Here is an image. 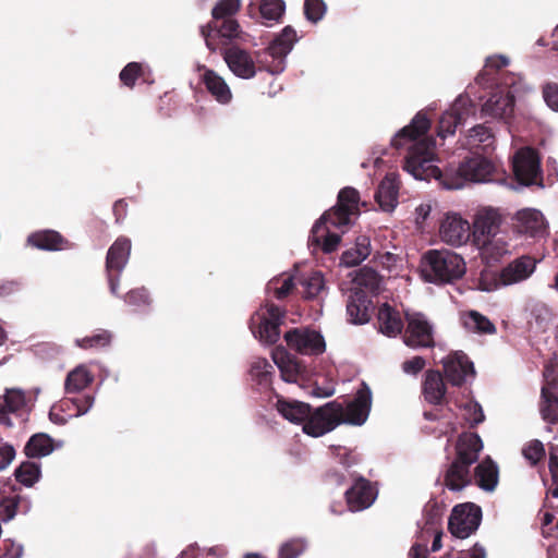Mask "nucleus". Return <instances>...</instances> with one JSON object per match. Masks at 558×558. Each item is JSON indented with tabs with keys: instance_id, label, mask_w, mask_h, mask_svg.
I'll use <instances>...</instances> for the list:
<instances>
[{
	"instance_id": "49",
	"label": "nucleus",
	"mask_w": 558,
	"mask_h": 558,
	"mask_svg": "<svg viewBox=\"0 0 558 558\" xmlns=\"http://www.w3.org/2000/svg\"><path fill=\"white\" fill-rule=\"evenodd\" d=\"M111 333L108 330H99L97 333L77 340L78 347L84 349L105 348L111 344Z\"/></svg>"
},
{
	"instance_id": "21",
	"label": "nucleus",
	"mask_w": 558,
	"mask_h": 558,
	"mask_svg": "<svg viewBox=\"0 0 558 558\" xmlns=\"http://www.w3.org/2000/svg\"><path fill=\"white\" fill-rule=\"evenodd\" d=\"M502 221L501 215L493 208L480 210L473 223V238L476 245L478 241L489 240L496 236Z\"/></svg>"
},
{
	"instance_id": "48",
	"label": "nucleus",
	"mask_w": 558,
	"mask_h": 558,
	"mask_svg": "<svg viewBox=\"0 0 558 558\" xmlns=\"http://www.w3.org/2000/svg\"><path fill=\"white\" fill-rule=\"evenodd\" d=\"M306 547L307 545L304 539L291 538L280 546L279 558H299Z\"/></svg>"
},
{
	"instance_id": "17",
	"label": "nucleus",
	"mask_w": 558,
	"mask_h": 558,
	"mask_svg": "<svg viewBox=\"0 0 558 558\" xmlns=\"http://www.w3.org/2000/svg\"><path fill=\"white\" fill-rule=\"evenodd\" d=\"M535 268L536 260L529 255H522L501 268L498 281L501 286H511L522 282L531 277Z\"/></svg>"
},
{
	"instance_id": "64",
	"label": "nucleus",
	"mask_w": 558,
	"mask_h": 558,
	"mask_svg": "<svg viewBox=\"0 0 558 558\" xmlns=\"http://www.w3.org/2000/svg\"><path fill=\"white\" fill-rule=\"evenodd\" d=\"M410 558H427V547L425 544L415 543L410 551Z\"/></svg>"
},
{
	"instance_id": "32",
	"label": "nucleus",
	"mask_w": 558,
	"mask_h": 558,
	"mask_svg": "<svg viewBox=\"0 0 558 558\" xmlns=\"http://www.w3.org/2000/svg\"><path fill=\"white\" fill-rule=\"evenodd\" d=\"M296 40L298 36L295 29L292 26L288 25L269 44L267 52L274 59L279 60V63H282L284 58L292 50Z\"/></svg>"
},
{
	"instance_id": "16",
	"label": "nucleus",
	"mask_w": 558,
	"mask_h": 558,
	"mask_svg": "<svg viewBox=\"0 0 558 558\" xmlns=\"http://www.w3.org/2000/svg\"><path fill=\"white\" fill-rule=\"evenodd\" d=\"M289 349H326L320 331L310 326L293 327L283 333Z\"/></svg>"
},
{
	"instance_id": "30",
	"label": "nucleus",
	"mask_w": 558,
	"mask_h": 558,
	"mask_svg": "<svg viewBox=\"0 0 558 558\" xmlns=\"http://www.w3.org/2000/svg\"><path fill=\"white\" fill-rule=\"evenodd\" d=\"M61 446L62 442H57L48 434L37 433L32 435L25 444L24 453L29 459H40L49 456Z\"/></svg>"
},
{
	"instance_id": "47",
	"label": "nucleus",
	"mask_w": 558,
	"mask_h": 558,
	"mask_svg": "<svg viewBox=\"0 0 558 558\" xmlns=\"http://www.w3.org/2000/svg\"><path fill=\"white\" fill-rule=\"evenodd\" d=\"M478 247H481L483 255L487 258L492 259H499L501 256H504L506 253H508V245L506 242L500 240H495V238L478 241Z\"/></svg>"
},
{
	"instance_id": "35",
	"label": "nucleus",
	"mask_w": 558,
	"mask_h": 558,
	"mask_svg": "<svg viewBox=\"0 0 558 558\" xmlns=\"http://www.w3.org/2000/svg\"><path fill=\"white\" fill-rule=\"evenodd\" d=\"M371 254V240L366 235H359L355 239L354 247L344 251L341 255V264L353 267L361 264Z\"/></svg>"
},
{
	"instance_id": "25",
	"label": "nucleus",
	"mask_w": 558,
	"mask_h": 558,
	"mask_svg": "<svg viewBox=\"0 0 558 558\" xmlns=\"http://www.w3.org/2000/svg\"><path fill=\"white\" fill-rule=\"evenodd\" d=\"M378 330L383 335L396 338L401 336L405 326V319L401 317V313L388 303H383L377 311Z\"/></svg>"
},
{
	"instance_id": "61",
	"label": "nucleus",
	"mask_w": 558,
	"mask_h": 558,
	"mask_svg": "<svg viewBox=\"0 0 558 558\" xmlns=\"http://www.w3.org/2000/svg\"><path fill=\"white\" fill-rule=\"evenodd\" d=\"M549 471L551 474L553 482L556 485L551 489V495L553 497L558 498V457L553 453L549 457Z\"/></svg>"
},
{
	"instance_id": "15",
	"label": "nucleus",
	"mask_w": 558,
	"mask_h": 558,
	"mask_svg": "<svg viewBox=\"0 0 558 558\" xmlns=\"http://www.w3.org/2000/svg\"><path fill=\"white\" fill-rule=\"evenodd\" d=\"M444 375L447 381L456 387L464 384L468 375H474V366L463 351H454L442 360Z\"/></svg>"
},
{
	"instance_id": "4",
	"label": "nucleus",
	"mask_w": 558,
	"mask_h": 558,
	"mask_svg": "<svg viewBox=\"0 0 558 558\" xmlns=\"http://www.w3.org/2000/svg\"><path fill=\"white\" fill-rule=\"evenodd\" d=\"M420 267L424 280L436 284L452 283L462 278L466 269L463 258L448 250H428Z\"/></svg>"
},
{
	"instance_id": "63",
	"label": "nucleus",
	"mask_w": 558,
	"mask_h": 558,
	"mask_svg": "<svg viewBox=\"0 0 558 558\" xmlns=\"http://www.w3.org/2000/svg\"><path fill=\"white\" fill-rule=\"evenodd\" d=\"M337 457L339 458V462L344 468H350L351 465L357 462L355 456H353L348 449H339L337 452Z\"/></svg>"
},
{
	"instance_id": "46",
	"label": "nucleus",
	"mask_w": 558,
	"mask_h": 558,
	"mask_svg": "<svg viewBox=\"0 0 558 558\" xmlns=\"http://www.w3.org/2000/svg\"><path fill=\"white\" fill-rule=\"evenodd\" d=\"M303 296L307 300L315 299L324 290L325 282L320 272H314L301 281Z\"/></svg>"
},
{
	"instance_id": "31",
	"label": "nucleus",
	"mask_w": 558,
	"mask_h": 558,
	"mask_svg": "<svg viewBox=\"0 0 558 558\" xmlns=\"http://www.w3.org/2000/svg\"><path fill=\"white\" fill-rule=\"evenodd\" d=\"M208 93L221 105H228L232 99V93L226 81L211 69H205L202 75Z\"/></svg>"
},
{
	"instance_id": "38",
	"label": "nucleus",
	"mask_w": 558,
	"mask_h": 558,
	"mask_svg": "<svg viewBox=\"0 0 558 558\" xmlns=\"http://www.w3.org/2000/svg\"><path fill=\"white\" fill-rule=\"evenodd\" d=\"M94 377L84 366H77L66 376L64 388L66 393H76L92 384Z\"/></svg>"
},
{
	"instance_id": "50",
	"label": "nucleus",
	"mask_w": 558,
	"mask_h": 558,
	"mask_svg": "<svg viewBox=\"0 0 558 558\" xmlns=\"http://www.w3.org/2000/svg\"><path fill=\"white\" fill-rule=\"evenodd\" d=\"M326 10L327 7L324 0H304V15L312 23L319 22Z\"/></svg>"
},
{
	"instance_id": "1",
	"label": "nucleus",
	"mask_w": 558,
	"mask_h": 558,
	"mask_svg": "<svg viewBox=\"0 0 558 558\" xmlns=\"http://www.w3.org/2000/svg\"><path fill=\"white\" fill-rule=\"evenodd\" d=\"M429 128V119L425 113L418 112L412 122L401 129L392 138L391 144L396 149L407 148L408 150L404 158V170L420 180L434 178L448 190L461 189L466 183L493 180L496 167L488 158L480 154L465 157L458 166H449L445 170L433 165L435 141L432 137L421 138Z\"/></svg>"
},
{
	"instance_id": "26",
	"label": "nucleus",
	"mask_w": 558,
	"mask_h": 558,
	"mask_svg": "<svg viewBox=\"0 0 558 558\" xmlns=\"http://www.w3.org/2000/svg\"><path fill=\"white\" fill-rule=\"evenodd\" d=\"M422 393L426 402L441 405L445 401L447 387L444 375L438 369H427L422 381Z\"/></svg>"
},
{
	"instance_id": "10",
	"label": "nucleus",
	"mask_w": 558,
	"mask_h": 558,
	"mask_svg": "<svg viewBox=\"0 0 558 558\" xmlns=\"http://www.w3.org/2000/svg\"><path fill=\"white\" fill-rule=\"evenodd\" d=\"M512 169L517 181L532 185L542 180L541 160L537 151L531 147L518 150L513 157Z\"/></svg>"
},
{
	"instance_id": "37",
	"label": "nucleus",
	"mask_w": 558,
	"mask_h": 558,
	"mask_svg": "<svg viewBox=\"0 0 558 558\" xmlns=\"http://www.w3.org/2000/svg\"><path fill=\"white\" fill-rule=\"evenodd\" d=\"M539 412L544 421L550 424L558 423V398L548 386L542 388Z\"/></svg>"
},
{
	"instance_id": "54",
	"label": "nucleus",
	"mask_w": 558,
	"mask_h": 558,
	"mask_svg": "<svg viewBox=\"0 0 558 558\" xmlns=\"http://www.w3.org/2000/svg\"><path fill=\"white\" fill-rule=\"evenodd\" d=\"M523 456L526 460L531 462L532 465H535L541 460L545 458V449L543 444L535 439L530 441L524 448H523Z\"/></svg>"
},
{
	"instance_id": "28",
	"label": "nucleus",
	"mask_w": 558,
	"mask_h": 558,
	"mask_svg": "<svg viewBox=\"0 0 558 558\" xmlns=\"http://www.w3.org/2000/svg\"><path fill=\"white\" fill-rule=\"evenodd\" d=\"M27 243L33 247L44 251H63L72 248V243L54 230L33 232L28 235Z\"/></svg>"
},
{
	"instance_id": "22",
	"label": "nucleus",
	"mask_w": 558,
	"mask_h": 558,
	"mask_svg": "<svg viewBox=\"0 0 558 558\" xmlns=\"http://www.w3.org/2000/svg\"><path fill=\"white\" fill-rule=\"evenodd\" d=\"M222 56L234 75L244 80L255 76V62L246 50L238 46H231L223 50Z\"/></svg>"
},
{
	"instance_id": "20",
	"label": "nucleus",
	"mask_w": 558,
	"mask_h": 558,
	"mask_svg": "<svg viewBox=\"0 0 558 558\" xmlns=\"http://www.w3.org/2000/svg\"><path fill=\"white\" fill-rule=\"evenodd\" d=\"M513 227L518 233L541 238L547 232L545 218L539 210L525 208L519 210L514 217Z\"/></svg>"
},
{
	"instance_id": "6",
	"label": "nucleus",
	"mask_w": 558,
	"mask_h": 558,
	"mask_svg": "<svg viewBox=\"0 0 558 558\" xmlns=\"http://www.w3.org/2000/svg\"><path fill=\"white\" fill-rule=\"evenodd\" d=\"M131 247V240L121 235L117 238L107 252L105 268L109 289L113 295L119 293L120 277L129 262Z\"/></svg>"
},
{
	"instance_id": "45",
	"label": "nucleus",
	"mask_w": 558,
	"mask_h": 558,
	"mask_svg": "<svg viewBox=\"0 0 558 558\" xmlns=\"http://www.w3.org/2000/svg\"><path fill=\"white\" fill-rule=\"evenodd\" d=\"M119 77H120L121 83L129 88H133L136 83V80H138L141 77L143 78V81H145V82L147 81L145 78L144 68H143L142 63H138V62L128 63L121 70Z\"/></svg>"
},
{
	"instance_id": "33",
	"label": "nucleus",
	"mask_w": 558,
	"mask_h": 558,
	"mask_svg": "<svg viewBox=\"0 0 558 558\" xmlns=\"http://www.w3.org/2000/svg\"><path fill=\"white\" fill-rule=\"evenodd\" d=\"M399 184L397 180L387 174L379 183L375 193V199L385 211H391L398 204Z\"/></svg>"
},
{
	"instance_id": "58",
	"label": "nucleus",
	"mask_w": 558,
	"mask_h": 558,
	"mask_svg": "<svg viewBox=\"0 0 558 558\" xmlns=\"http://www.w3.org/2000/svg\"><path fill=\"white\" fill-rule=\"evenodd\" d=\"M546 104L558 111V84H547L543 90Z\"/></svg>"
},
{
	"instance_id": "53",
	"label": "nucleus",
	"mask_w": 558,
	"mask_h": 558,
	"mask_svg": "<svg viewBox=\"0 0 558 558\" xmlns=\"http://www.w3.org/2000/svg\"><path fill=\"white\" fill-rule=\"evenodd\" d=\"M124 301L126 304L135 306V307H146L150 304V296L145 288H137L129 291Z\"/></svg>"
},
{
	"instance_id": "3",
	"label": "nucleus",
	"mask_w": 558,
	"mask_h": 558,
	"mask_svg": "<svg viewBox=\"0 0 558 558\" xmlns=\"http://www.w3.org/2000/svg\"><path fill=\"white\" fill-rule=\"evenodd\" d=\"M484 445L478 434L463 432L454 445V458L444 473V485L451 492H460L472 484L471 468L480 458Z\"/></svg>"
},
{
	"instance_id": "57",
	"label": "nucleus",
	"mask_w": 558,
	"mask_h": 558,
	"mask_svg": "<svg viewBox=\"0 0 558 558\" xmlns=\"http://www.w3.org/2000/svg\"><path fill=\"white\" fill-rule=\"evenodd\" d=\"M426 365V361L422 356H414L402 363V371L410 375H417Z\"/></svg>"
},
{
	"instance_id": "11",
	"label": "nucleus",
	"mask_w": 558,
	"mask_h": 558,
	"mask_svg": "<svg viewBox=\"0 0 558 558\" xmlns=\"http://www.w3.org/2000/svg\"><path fill=\"white\" fill-rule=\"evenodd\" d=\"M474 112L475 105L472 100L468 96H459L451 108L440 117L437 134L442 138L453 134L458 125L462 124Z\"/></svg>"
},
{
	"instance_id": "2",
	"label": "nucleus",
	"mask_w": 558,
	"mask_h": 558,
	"mask_svg": "<svg viewBox=\"0 0 558 558\" xmlns=\"http://www.w3.org/2000/svg\"><path fill=\"white\" fill-rule=\"evenodd\" d=\"M371 407L372 391L365 383H362L354 399L345 408L336 400L317 408L314 422L307 425V435L323 436L342 423L362 425L368 417Z\"/></svg>"
},
{
	"instance_id": "56",
	"label": "nucleus",
	"mask_w": 558,
	"mask_h": 558,
	"mask_svg": "<svg viewBox=\"0 0 558 558\" xmlns=\"http://www.w3.org/2000/svg\"><path fill=\"white\" fill-rule=\"evenodd\" d=\"M466 421L470 424V427H475L481 424L485 420V415L482 407L478 403L471 404L466 407Z\"/></svg>"
},
{
	"instance_id": "59",
	"label": "nucleus",
	"mask_w": 558,
	"mask_h": 558,
	"mask_svg": "<svg viewBox=\"0 0 558 558\" xmlns=\"http://www.w3.org/2000/svg\"><path fill=\"white\" fill-rule=\"evenodd\" d=\"M15 449L9 444L0 445V471L4 470L14 459Z\"/></svg>"
},
{
	"instance_id": "34",
	"label": "nucleus",
	"mask_w": 558,
	"mask_h": 558,
	"mask_svg": "<svg viewBox=\"0 0 558 558\" xmlns=\"http://www.w3.org/2000/svg\"><path fill=\"white\" fill-rule=\"evenodd\" d=\"M26 404V397L21 389H7L3 396H0V423L11 425L10 413H15Z\"/></svg>"
},
{
	"instance_id": "24",
	"label": "nucleus",
	"mask_w": 558,
	"mask_h": 558,
	"mask_svg": "<svg viewBox=\"0 0 558 558\" xmlns=\"http://www.w3.org/2000/svg\"><path fill=\"white\" fill-rule=\"evenodd\" d=\"M513 108L514 96L509 90L498 89L482 106V114L506 120L512 116Z\"/></svg>"
},
{
	"instance_id": "39",
	"label": "nucleus",
	"mask_w": 558,
	"mask_h": 558,
	"mask_svg": "<svg viewBox=\"0 0 558 558\" xmlns=\"http://www.w3.org/2000/svg\"><path fill=\"white\" fill-rule=\"evenodd\" d=\"M379 274L369 267H363L356 272L353 282L355 283L354 289H361L365 292L377 293L380 287Z\"/></svg>"
},
{
	"instance_id": "8",
	"label": "nucleus",
	"mask_w": 558,
	"mask_h": 558,
	"mask_svg": "<svg viewBox=\"0 0 558 558\" xmlns=\"http://www.w3.org/2000/svg\"><path fill=\"white\" fill-rule=\"evenodd\" d=\"M482 510L472 502L457 505L450 514L448 530L458 538H466L480 526Z\"/></svg>"
},
{
	"instance_id": "52",
	"label": "nucleus",
	"mask_w": 558,
	"mask_h": 558,
	"mask_svg": "<svg viewBox=\"0 0 558 558\" xmlns=\"http://www.w3.org/2000/svg\"><path fill=\"white\" fill-rule=\"evenodd\" d=\"M294 286V280L291 276L284 278L282 281L272 279L269 282V289L274 291V295L278 300L286 299L293 291Z\"/></svg>"
},
{
	"instance_id": "12",
	"label": "nucleus",
	"mask_w": 558,
	"mask_h": 558,
	"mask_svg": "<svg viewBox=\"0 0 558 558\" xmlns=\"http://www.w3.org/2000/svg\"><path fill=\"white\" fill-rule=\"evenodd\" d=\"M310 351H271V357L278 366L281 377L286 381H296L310 375L307 363L299 356V353Z\"/></svg>"
},
{
	"instance_id": "44",
	"label": "nucleus",
	"mask_w": 558,
	"mask_h": 558,
	"mask_svg": "<svg viewBox=\"0 0 558 558\" xmlns=\"http://www.w3.org/2000/svg\"><path fill=\"white\" fill-rule=\"evenodd\" d=\"M464 325L469 329L481 333H493L496 330L494 324L486 316L476 311L469 312L465 316Z\"/></svg>"
},
{
	"instance_id": "42",
	"label": "nucleus",
	"mask_w": 558,
	"mask_h": 558,
	"mask_svg": "<svg viewBox=\"0 0 558 558\" xmlns=\"http://www.w3.org/2000/svg\"><path fill=\"white\" fill-rule=\"evenodd\" d=\"M40 465L32 461H24L14 471L15 480L25 485L33 486L40 477Z\"/></svg>"
},
{
	"instance_id": "19",
	"label": "nucleus",
	"mask_w": 558,
	"mask_h": 558,
	"mask_svg": "<svg viewBox=\"0 0 558 558\" xmlns=\"http://www.w3.org/2000/svg\"><path fill=\"white\" fill-rule=\"evenodd\" d=\"M440 236L444 242L459 246L466 243L471 236V226L457 214L447 215L440 225Z\"/></svg>"
},
{
	"instance_id": "13",
	"label": "nucleus",
	"mask_w": 558,
	"mask_h": 558,
	"mask_svg": "<svg viewBox=\"0 0 558 558\" xmlns=\"http://www.w3.org/2000/svg\"><path fill=\"white\" fill-rule=\"evenodd\" d=\"M242 34L240 24L234 17L220 20V22L216 23L210 21L206 25L201 26V35L210 51L217 50L219 37L234 39L242 38Z\"/></svg>"
},
{
	"instance_id": "23",
	"label": "nucleus",
	"mask_w": 558,
	"mask_h": 558,
	"mask_svg": "<svg viewBox=\"0 0 558 558\" xmlns=\"http://www.w3.org/2000/svg\"><path fill=\"white\" fill-rule=\"evenodd\" d=\"M376 498V489L371 482L362 476L345 492V499L351 511H361L368 508Z\"/></svg>"
},
{
	"instance_id": "43",
	"label": "nucleus",
	"mask_w": 558,
	"mask_h": 558,
	"mask_svg": "<svg viewBox=\"0 0 558 558\" xmlns=\"http://www.w3.org/2000/svg\"><path fill=\"white\" fill-rule=\"evenodd\" d=\"M241 9V0H219L211 10V21L232 19Z\"/></svg>"
},
{
	"instance_id": "55",
	"label": "nucleus",
	"mask_w": 558,
	"mask_h": 558,
	"mask_svg": "<svg viewBox=\"0 0 558 558\" xmlns=\"http://www.w3.org/2000/svg\"><path fill=\"white\" fill-rule=\"evenodd\" d=\"M69 402H71L72 405L76 409L75 415L78 416L85 414L92 408L94 403V397L89 395L80 396L69 399ZM64 404H68V401H64Z\"/></svg>"
},
{
	"instance_id": "29",
	"label": "nucleus",
	"mask_w": 558,
	"mask_h": 558,
	"mask_svg": "<svg viewBox=\"0 0 558 558\" xmlns=\"http://www.w3.org/2000/svg\"><path fill=\"white\" fill-rule=\"evenodd\" d=\"M498 466L489 456L477 463L472 473V483L474 482L484 492H494L498 485Z\"/></svg>"
},
{
	"instance_id": "51",
	"label": "nucleus",
	"mask_w": 558,
	"mask_h": 558,
	"mask_svg": "<svg viewBox=\"0 0 558 558\" xmlns=\"http://www.w3.org/2000/svg\"><path fill=\"white\" fill-rule=\"evenodd\" d=\"M21 501V496L13 495L2 497L0 500V518L2 521L8 522L12 520L17 511Z\"/></svg>"
},
{
	"instance_id": "41",
	"label": "nucleus",
	"mask_w": 558,
	"mask_h": 558,
	"mask_svg": "<svg viewBox=\"0 0 558 558\" xmlns=\"http://www.w3.org/2000/svg\"><path fill=\"white\" fill-rule=\"evenodd\" d=\"M250 375L263 388L270 386L274 366L266 359H258L251 364Z\"/></svg>"
},
{
	"instance_id": "27",
	"label": "nucleus",
	"mask_w": 558,
	"mask_h": 558,
	"mask_svg": "<svg viewBox=\"0 0 558 558\" xmlns=\"http://www.w3.org/2000/svg\"><path fill=\"white\" fill-rule=\"evenodd\" d=\"M372 300L367 292L352 289L347 302V314L353 324H365L371 318Z\"/></svg>"
},
{
	"instance_id": "36",
	"label": "nucleus",
	"mask_w": 558,
	"mask_h": 558,
	"mask_svg": "<svg viewBox=\"0 0 558 558\" xmlns=\"http://www.w3.org/2000/svg\"><path fill=\"white\" fill-rule=\"evenodd\" d=\"M466 144L470 149L481 148L483 151L487 153L488 149H493L494 147L495 135L488 126L477 124L470 129Z\"/></svg>"
},
{
	"instance_id": "62",
	"label": "nucleus",
	"mask_w": 558,
	"mask_h": 558,
	"mask_svg": "<svg viewBox=\"0 0 558 558\" xmlns=\"http://www.w3.org/2000/svg\"><path fill=\"white\" fill-rule=\"evenodd\" d=\"M113 216L117 223L123 221L128 215V203L124 199H119L113 204L112 207Z\"/></svg>"
},
{
	"instance_id": "14",
	"label": "nucleus",
	"mask_w": 558,
	"mask_h": 558,
	"mask_svg": "<svg viewBox=\"0 0 558 558\" xmlns=\"http://www.w3.org/2000/svg\"><path fill=\"white\" fill-rule=\"evenodd\" d=\"M277 411L289 422L294 424H303V432L307 435L306 428L310 422H314L317 409L313 410L308 403L288 400L278 397L276 402Z\"/></svg>"
},
{
	"instance_id": "40",
	"label": "nucleus",
	"mask_w": 558,
	"mask_h": 558,
	"mask_svg": "<svg viewBox=\"0 0 558 558\" xmlns=\"http://www.w3.org/2000/svg\"><path fill=\"white\" fill-rule=\"evenodd\" d=\"M286 10L283 0H260L259 13L265 25H271L281 20Z\"/></svg>"
},
{
	"instance_id": "9",
	"label": "nucleus",
	"mask_w": 558,
	"mask_h": 558,
	"mask_svg": "<svg viewBox=\"0 0 558 558\" xmlns=\"http://www.w3.org/2000/svg\"><path fill=\"white\" fill-rule=\"evenodd\" d=\"M360 193L351 186L343 187L339 194L336 206L324 213V219H331L335 228L348 227L351 216L359 215Z\"/></svg>"
},
{
	"instance_id": "60",
	"label": "nucleus",
	"mask_w": 558,
	"mask_h": 558,
	"mask_svg": "<svg viewBox=\"0 0 558 558\" xmlns=\"http://www.w3.org/2000/svg\"><path fill=\"white\" fill-rule=\"evenodd\" d=\"M508 59L504 56L489 57L486 59L485 70L490 74L493 71H499L507 66Z\"/></svg>"
},
{
	"instance_id": "5",
	"label": "nucleus",
	"mask_w": 558,
	"mask_h": 558,
	"mask_svg": "<svg viewBox=\"0 0 558 558\" xmlns=\"http://www.w3.org/2000/svg\"><path fill=\"white\" fill-rule=\"evenodd\" d=\"M286 314L284 308L267 302L251 317L250 329L253 336L263 344H275L280 338V325Z\"/></svg>"
},
{
	"instance_id": "18",
	"label": "nucleus",
	"mask_w": 558,
	"mask_h": 558,
	"mask_svg": "<svg viewBox=\"0 0 558 558\" xmlns=\"http://www.w3.org/2000/svg\"><path fill=\"white\" fill-rule=\"evenodd\" d=\"M331 219H324V215L315 222L308 238V246L320 248L324 253L330 254L337 251L341 235L330 231Z\"/></svg>"
},
{
	"instance_id": "7",
	"label": "nucleus",
	"mask_w": 558,
	"mask_h": 558,
	"mask_svg": "<svg viewBox=\"0 0 558 558\" xmlns=\"http://www.w3.org/2000/svg\"><path fill=\"white\" fill-rule=\"evenodd\" d=\"M401 336L408 347L434 349L437 345L434 326L421 313L405 314V326Z\"/></svg>"
}]
</instances>
